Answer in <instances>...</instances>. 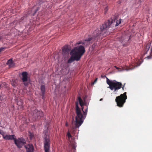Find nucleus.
Segmentation results:
<instances>
[{
    "label": "nucleus",
    "mask_w": 152,
    "mask_h": 152,
    "mask_svg": "<svg viewBox=\"0 0 152 152\" xmlns=\"http://www.w3.org/2000/svg\"><path fill=\"white\" fill-rule=\"evenodd\" d=\"M21 80L23 83V84L25 86H28V82H27L28 80V73L26 72H23L21 73Z\"/></svg>",
    "instance_id": "8"
},
{
    "label": "nucleus",
    "mask_w": 152,
    "mask_h": 152,
    "mask_svg": "<svg viewBox=\"0 0 152 152\" xmlns=\"http://www.w3.org/2000/svg\"><path fill=\"white\" fill-rule=\"evenodd\" d=\"M151 43L149 42L147 43L145 47V50L144 53V55L147 54V52L148 51L151 46Z\"/></svg>",
    "instance_id": "14"
},
{
    "label": "nucleus",
    "mask_w": 152,
    "mask_h": 152,
    "mask_svg": "<svg viewBox=\"0 0 152 152\" xmlns=\"http://www.w3.org/2000/svg\"><path fill=\"white\" fill-rule=\"evenodd\" d=\"M6 49L5 48L1 47L0 48V52Z\"/></svg>",
    "instance_id": "20"
},
{
    "label": "nucleus",
    "mask_w": 152,
    "mask_h": 152,
    "mask_svg": "<svg viewBox=\"0 0 152 152\" xmlns=\"http://www.w3.org/2000/svg\"><path fill=\"white\" fill-rule=\"evenodd\" d=\"M121 19L119 20H117V18L114 16L110 20H108L106 21L104 24L100 26V31L98 30H96L93 33L92 37L88 38L82 41H79L76 43L77 45L82 44L85 46H86L90 44V42H93L97 41L99 38V36L101 34L104 35V34L106 32L107 30L110 27V26H117L121 23Z\"/></svg>",
    "instance_id": "1"
},
{
    "label": "nucleus",
    "mask_w": 152,
    "mask_h": 152,
    "mask_svg": "<svg viewBox=\"0 0 152 152\" xmlns=\"http://www.w3.org/2000/svg\"><path fill=\"white\" fill-rule=\"evenodd\" d=\"M65 125H66V126H68V123L67 122L66 123Z\"/></svg>",
    "instance_id": "27"
},
{
    "label": "nucleus",
    "mask_w": 152,
    "mask_h": 152,
    "mask_svg": "<svg viewBox=\"0 0 152 152\" xmlns=\"http://www.w3.org/2000/svg\"><path fill=\"white\" fill-rule=\"evenodd\" d=\"M44 149L45 152H50V141L49 138L46 137L44 141Z\"/></svg>",
    "instance_id": "7"
},
{
    "label": "nucleus",
    "mask_w": 152,
    "mask_h": 152,
    "mask_svg": "<svg viewBox=\"0 0 152 152\" xmlns=\"http://www.w3.org/2000/svg\"><path fill=\"white\" fill-rule=\"evenodd\" d=\"M108 10V8H107V7H106L104 9V11H105V14H106V13L107 12V11Z\"/></svg>",
    "instance_id": "21"
},
{
    "label": "nucleus",
    "mask_w": 152,
    "mask_h": 152,
    "mask_svg": "<svg viewBox=\"0 0 152 152\" xmlns=\"http://www.w3.org/2000/svg\"><path fill=\"white\" fill-rule=\"evenodd\" d=\"M2 97L1 96H0V105H1V103L2 101L1 100Z\"/></svg>",
    "instance_id": "22"
},
{
    "label": "nucleus",
    "mask_w": 152,
    "mask_h": 152,
    "mask_svg": "<svg viewBox=\"0 0 152 152\" xmlns=\"http://www.w3.org/2000/svg\"><path fill=\"white\" fill-rule=\"evenodd\" d=\"M33 116L35 118H39L43 116V113L41 110H38L35 109L34 110L33 113Z\"/></svg>",
    "instance_id": "9"
},
{
    "label": "nucleus",
    "mask_w": 152,
    "mask_h": 152,
    "mask_svg": "<svg viewBox=\"0 0 152 152\" xmlns=\"http://www.w3.org/2000/svg\"><path fill=\"white\" fill-rule=\"evenodd\" d=\"M127 98L126 92H124L123 94H121L120 96L116 97L115 101L117 103V106L120 107H123Z\"/></svg>",
    "instance_id": "5"
},
{
    "label": "nucleus",
    "mask_w": 152,
    "mask_h": 152,
    "mask_svg": "<svg viewBox=\"0 0 152 152\" xmlns=\"http://www.w3.org/2000/svg\"><path fill=\"white\" fill-rule=\"evenodd\" d=\"M71 54L72 55V56L70 57L68 61V63H71L72 62L76 60L78 61L80 60H77L76 58V56L73 53L71 52Z\"/></svg>",
    "instance_id": "12"
},
{
    "label": "nucleus",
    "mask_w": 152,
    "mask_h": 152,
    "mask_svg": "<svg viewBox=\"0 0 152 152\" xmlns=\"http://www.w3.org/2000/svg\"><path fill=\"white\" fill-rule=\"evenodd\" d=\"M1 86L0 85V88H1Z\"/></svg>",
    "instance_id": "31"
},
{
    "label": "nucleus",
    "mask_w": 152,
    "mask_h": 152,
    "mask_svg": "<svg viewBox=\"0 0 152 152\" xmlns=\"http://www.w3.org/2000/svg\"><path fill=\"white\" fill-rule=\"evenodd\" d=\"M14 141L15 144L19 148H21L26 143V140L23 137L18 138V139L15 138Z\"/></svg>",
    "instance_id": "6"
},
{
    "label": "nucleus",
    "mask_w": 152,
    "mask_h": 152,
    "mask_svg": "<svg viewBox=\"0 0 152 152\" xmlns=\"http://www.w3.org/2000/svg\"><path fill=\"white\" fill-rule=\"evenodd\" d=\"M73 120L74 121V118L73 117Z\"/></svg>",
    "instance_id": "32"
},
{
    "label": "nucleus",
    "mask_w": 152,
    "mask_h": 152,
    "mask_svg": "<svg viewBox=\"0 0 152 152\" xmlns=\"http://www.w3.org/2000/svg\"><path fill=\"white\" fill-rule=\"evenodd\" d=\"M85 52V48L82 45L76 47L71 51V53H73L76 56V58L77 60H80Z\"/></svg>",
    "instance_id": "4"
},
{
    "label": "nucleus",
    "mask_w": 152,
    "mask_h": 152,
    "mask_svg": "<svg viewBox=\"0 0 152 152\" xmlns=\"http://www.w3.org/2000/svg\"><path fill=\"white\" fill-rule=\"evenodd\" d=\"M4 132L2 136L4 139L5 140H14V139H15L14 138V135H9L6 134L4 135Z\"/></svg>",
    "instance_id": "11"
},
{
    "label": "nucleus",
    "mask_w": 152,
    "mask_h": 152,
    "mask_svg": "<svg viewBox=\"0 0 152 152\" xmlns=\"http://www.w3.org/2000/svg\"><path fill=\"white\" fill-rule=\"evenodd\" d=\"M125 84L124 85L121 86V88H122V89L123 90H124V87Z\"/></svg>",
    "instance_id": "25"
},
{
    "label": "nucleus",
    "mask_w": 152,
    "mask_h": 152,
    "mask_svg": "<svg viewBox=\"0 0 152 152\" xmlns=\"http://www.w3.org/2000/svg\"><path fill=\"white\" fill-rule=\"evenodd\" d=\"M78 100L80 106L82 107L84 105V103L82 99L80 97H78ZM76 113L77 116L75 118V128H78L83 122V120L85 118L87 114L88 108H87L85 111L83 110V107L82 110L83 112V115L81 113V110L78 106L77 102H75Z\"/></svg>",
    "instance_id": "2"
},
{
    "label": "nucleus",
    "mask_w": 152,
    "mask_h": 152,
    "mask_svg": "<svg viewBox=\"0 0 152 152\" xmlns=\"http://www.w3.org/2000/svg\"><path fill=\"white\" fill-rule=\"evenodd\" d=\"M115 67L116 69H119V68H118V67H117L116 66H115Z\"/></svg>",
    "instance_id": "28"
},
{
    "label": "nucleus",
    "mask_w": 152,
    "mask_h": 152,
    "mask_svg": "<svg viewBox=\"0 0 152 152\" xmlns=\"http://www.w3.org/2000/svg\"><path fill=\"white\" fill-rule=\"evenodd\" d=\"M106 78L107 83L109 86L107 88L112 91H114L115 94L117 93L118 90L121 88L122 83L116 80H110L107 77H106Z\"/></svg>",
    "instance_id": "3"
},
{
    "label": "nucleus",
    "mask_w": 152,
    "mask_h": 152,
    "mask_svg": "<svg viewBox=\"0 0 152 152\" xmlns=\"http://www.w3.org/2000/svg\"><path fill=\"white\" fill-rule=\"evenodd\" d=\"M7 64L9 65L10 67H12L14 66V64L12 59L9 60L7 63Z\"/></svg>",
    "instance_id": "15"
},
{
    "label": "nucleus",
    "mask_w": 152,
    "mask_h": 152,
    "mask_svg": "<svg viewBox=\"0 0 152 152\" xmlns=\"http://www.w3.org/2000/svg\"><path fill=\"white\" fill-rule=\"evenodd\" d=\"M69 50L68 46H64L62 49V54L64 56L68 54L69 53Z\"/></svg>",
    "instance_id": "13"
},
{
    "label": "nucleus",
    "mask_w": 152,
    "mask_h": 152,
    "mask_svg": "<svg viewBox=\"0 0 152 152\" xmlns=\"http://www.w3.org/2000/svg\"><path fill=\"white\" fill-rule=\"evenodd\" d=\"M20 105H22L23 104V102H22V100H20Z\"/></svg>",
    "instance_id": "26"
},
{
    "label": "nucleus",
    "mask_w": 152,
    "mask_h": 152,
    "mask_svg": "<svg viewBox=\"0 0 152 152\" xmlns=\"http://www.w3.org/2000/svg\"><path fill=\"white\" fill-rule=\"evenodd\" d=\"M11 84L14 87H15L17 85V83L15 80H13L11 82Z\"/></svg>",
    "instance_id": "18"
},
{
    "label": "nucleus",
    "mask_w": 152,
    "mask_h": 152,
    "mask_svg": "<svg viewBox=\"0 0 152 152\" xmlns=\"http://www.w3.org/2000/svg\"><path fill=\"white\" fill-rule=\"evenodd\" d=\"M4 132H2L1 130L0 129V134L2 135H3V134Z\"/></svg>",
    "instance_id": "24"
},
{
    "label": "nucleus",
    "mask_w": 152,
    "mask_h": 152,
    "mask_svg": "<svg viewBox=\"0 0 152 152\" xmlns=\"http://www.w3.org/2000/svg\"><path fill=\"white\" fill-rule=\"evenodd\" d=\"M41 95L42 97V98L44 96L45 92V86L44 85H41Z\"/></svg>",
    "instance_id": "16"
},
{
    "label": "nucleus",
    "mask_w": 152,
    "mask_h": 152,
    "mask_svg": "<svg viewBox=\"0 0 152 152\" xmlns=\"http://www.w3.org/2000/svg\"><path fill=\"white\" fill-rule=\"evenodd\" d=\"M103 99H100V101H102Z\"/></svg>",
    "instance_id": "29"
},
{
    "label": "nucleus",
    "mask_w": 152,
    "mask_h": 152,
    "mask_svg": "<svg viewBox=\"0 0 152 152\" xmlns=\"http://www.w3.org/2000/svg\"><path fill=\"white\" fill-rule=\"evenodd\" d=\"M24 147L26 149V152H33L34 151V146L31 144L29 143L25 145Z\"/></svg>",
    "instance_id": "10"
},
{
    "label": "nucleus",
    "mask_w": 152,
    "mask_h": 152,
    "mask_svg": "<svg viewBox=\"0 0 152 152\" xmlns=\"http://www.w3.org/2000/svg\"><path fill=\"white\" fill-rule=\"evenodd\" d=\"M37 10H36V11H35V13H36V12Z\"/></svg>",
    "instance_id": "30"
},
{
    "label": "nucleus",
    "mask_w": 152,
    "mask_h": 152,
    "mask_svg": "<svg viewBox=\"0 0 152 152\" xmlns=\"http://www.w3.org/2000/svg\"><path fill=\"white\" fill-rule=\"evenodd\" d=\"M67 136L68 137V139L69 140L70 138L72 137V135L69 132H68L67 134Z\"/></svg>",
    "instance_id": "19"
},
{
    "label": "nucleus",
    "mask_w": 152,
    "mask_h": 152,
    "mask_svg": "<svg viewBox=\"0 0 152 152\" xmlns=\"http://www.w3.org/2000/svg\"><path fill=\"white\" fill-rule=\"evenodd\" d=\"M97 79H98V78H96L95 79V80L94 81L93 83V84L95 83L97 81Z\"/></svg>",
    "instance_id": "23"
},
{
    "label": "nucleus",
    "mask_w": 152,
    "mask_h": 152,
    "mask_svg": "<svg viewBox=\"0 0 152 152\" xmlns=\"http://www.w3.org/2000/svg\"><path fill=\"white\" fill-rule=\"evenodd\" d=\"M135 67V66H132V67H131V66L129 67L126 66V67L124 68L123 69L124 70L128 71L134 69Z\"/></svg>",
    "instance_id": "17"
},
{
    "label": "nucleus",
    "mask_w": 152,
    "mask_h": 152,
    "mask_svg": "<svg viewBox=\"0 0 152 152\" xmlns=\"http://www.w3.org/2000/svg\"><path fill=\"white\" fill-rule=\"evenodd\" d=\"M69 152H71L70 151H69Z\"/></svg>",
    "instance_id": "33"
}]
</instances>
